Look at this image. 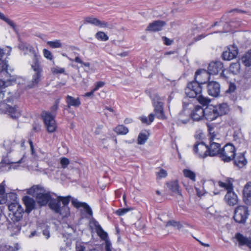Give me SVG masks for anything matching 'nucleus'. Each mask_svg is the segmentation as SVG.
<instances>
[{
	"mask_svg": "<svg viewBox=\"0 0 251 251\" xmlns=\"http://www.w3.org/2000/svg\"><path fill=\"white\" fill-rule=\"evenodd\" d=\"M23 201L26 206L25 211L30 213L35 208V201L28 196H25L23 198Z\"/></svg>",
	"mask_w": 251,
	"mask_h": 251,
	"instance_id": "30",
	"label": "nucleus"
},
{
	"mask_svg": "<svg viewBox=\"0 0 251 251\" xmlns=\"http://www.w3.org/2000/svg\"><path fill=\"white\" fill-rule=\"evenodd\" d=\"M7 229L11 235L17 234L21 229V224L20 222L9 221L7 224Z\"/></svg>",
	"mask_w": 251,
	"mask_h": 251,
	"instance_id": "23",
	"label": "nucleus"
},
{
	"mask_svg": "<svg viewBox=\"0 0 251 251\" xmlns=\"http://www.w3.org/2000/svg\"><path fill=\"white\" fill-rule=\"evenodd\" d=\"M85 22L87 23L94 25L96 26H100L101 27H106L108 26V24L104 21H101L97 18L88 17L85 18Z\"/></svg>",
	"mask_w": 251,
	"mask_h": 251,
	"instance_id": "29",
	"label": "nucleus"
},
{
	"mask_svg": "<svg viewBox=\"0 0 251 251\" xmlns=\"http://www.w3.org/2000/svg\"><path fill=\"white\" fill-rule=\"evenodd\" d=\"M221 143L220 142H210V146L208 147V155L210 156H215L220 155L221 151Z\"/></svg>",
	"mask_w": 251,
	"mask_h": 251,
	"instance_id": "24",
	"label": "nucleus"
},
{
	"mask_svg": "<svg viewBox=\"0 0 251 251\" xmlns=\"http://www.w3.org/2000/svg\"><path fill=\"white\" fill-rule=\"evenodd\" d=\"M6 109L8 114L13 119L17 118L21 116L20 110L16 106H11L7 105Z\"/></svg>",
	"mask_w": 251,
	"mask_h": 251,
	"instance_id": "31",
	"label": "nucleus"
},
{
	"mask_svg": "<svg viewBox=\"0 0 251 251\" xmlns=\"http://www.w3.org/2000/svg\"><path fill=\"white\" fill-rule=\"evenodd\" d=\"M155 115L153 113H151L149 115V120H148V118L147 117H142L141 118V121L144 123H146L148 125H150L151 123H152L154 119Z\"/></svg>",
	"mask_w": 251,
	"mask_h": 251,
	"instance_id": "52",
	"label": "nucleus"
},
{
	"mask_svg": "<svg viewBox=\"0 0 251 251\" xmlns=\"http://www.w3.org/2000/svg\"><path fill=\"white\" fill-rule=\"evenodd\" d=\"M66 197L59 196L56 199H50L49 203V207L55 212L59 211V207H61V202L63 203V198Z\"/></svg>",
	"mask_w": 251,
	"mask_h": 251,
	"instance_id": "25",
	"label": "nucleus"
},
{
	"mask_svg": "<svg viewBox=\"0 0 251 251\" xmlns=\"http://www.w3.org/2000/svg\"><path fill=\"white\" fill-rule=\"evenodd\" d=\"M66 102L69 107L71 106L78 107L81 104L80 101L78 98L75 99V98L69 95H68L66 97Z\"/></svg>",
	"mask_w": 251,
	"mask_h": 251,
	"instance_id": "39",
	"label": "nucleus"
},
{
	"mask_svg": "<svg viewBox=\"0 0 251 251\" xmlns=\"http://www.w3.org/2000/svg\"><path fill=\"white\" fill-rule=\"evenodd\" d=\"M208 130L209 133V140L210 142H220L224 138V136L219 132L217 127L212 125H207Z\"/></svg>",
	"mask_w": 251,
	"mask_h": 251,
	"instance_id": "8",
	"label": "nucleus"
},
{
	"mask_svg": "<svg viewBox=\"0 0 251 251\" xmlns=\"http://www.w3.org/2000/svg\"><path fill=\"white\" fill-rule=\"evenodd\" d=\"M76 251H98L95 249H90L89 245L87 243H77L76 245Z\"/></svg>",
	"mask_w": 251,
	"mask_h": 251,
	"instance_id": "42",
	"label": "nucleus"
},
{
	"mask_svg": "<svg viewBox=\"0 0 251 251\" xmlns=\"http://www.w3.org/2000/svg\"><path fill=\"white\" fill-rule=\"evenodd\" d=\"M72 202L75 207L76 208H82L81 211L82 213L86 214V216H92V210L86 203L80 202L76 199H73Z\"/></svg>",
	"mask_w": 251,
	"mask_h": 251,
	"instance_id": "13",
	"label": "nucleus"
},
{
	"mask_svg": "<svg viewBox=\"0 0 251 251\" xmlns=\"http://www.w3.org/2000/svg\"><path fill=\"white\" fill-rule=\"evenodd\" d=\"M166 25L165 22L160 20L153 21L148 26L146 30L150 32H157L162 29Z\"/></svg>",
	"mask_w": 251,
	"mask_h": 251,
	"instance_id": "20",
	"label": "nucleus"
},
{
	"mask_svg": "<svg viewBox=\"0 0 251 251\" xmlns=\"http://www.w3.org/2000/svg\"><path fill=\"white\" fill-rule=\"evenodd\" d=\"M188 105L185 104V102H183V110L179 113L176 118V123L178 125L186 124L190 119V112L186 109V106Z\"/></svg>",
	"mask_w": 251,
	"mask_h": 251,
	"instance_id": "10",
	"label": "nucleus"
},
{
	"mask_svg": "<svg viewBox=\"0 0 251 251\" xmlns=\"http://www.w3.org/2000/svg\"><path fill=\"white\" fill-rule=\"evenodd\" d=\"M204 191L205 193H209L210 194H213L217 195L218 194V192L215 191V182L212 180H208L203 183Z\"/></svg>",
	"mask_w": 251,
	"mask_h": 251,
	"instance_id": "32",
	"label": "nucleus"
},
{
	"mask_svg": "<svg viewBox=\"0 0 251 251\" xmlns=\"http://www.w3.org/2000/svg\"><path fill=\"white\" fill-rule=\"evenodd\" d=\"M16 79H0V99L3 100L4 98V91L3 90L6 87L10 85L12 82Z\"/></svg>",
	"mask_w": 251,
	"mask_h": 251,
	"instance_id": "38",
	"label": "nucleus"
},
{
	"mask_svg": "<svg viewBox=\"0 0 251 251\" xmlns=\"http://www.w3.org/2000/svg\"><path fill=\"white\" fill-rule=\"evenodd\" d=\"M96 38L101 41H106L109 39L108 36L102 31H99L95 35Z\"/></svg>",
	"mask_w": 251,
	"mask_h": 251,
	"instance_id": "48",
	"label": "nucleus"
},
{
	"mask_svg": "<svg viewBox=\"0 0 251 251\" xmlns=\"http://www.w3.org/2000/svg\"><path fill=\"white\" fill-rule=\"evenodd\" d=\"M235 148L231 144L226 145L221 150L219 157L224 162H230L235 156Z\"/></svg>",
	"mask_w": 251,
	"mask_h": 251,
	"instance_id": "5",
	"label": "nucleus"
},
{
	"mask_svg": "<svg viewBox=\"0 0 251 251\" xmlns=\"http://www.w3.org/2000/svg\"><path fill=\"white\" fill-rule=\"evenodd\" d=\"M232 182V179L229 178L226 179L224 182L219 181L218 185L222 188L226 190L227 192H229V191L233 190Z\"/></svg>",
	"mask_w": 251,
	"mask_h": 251,
	"instance_id": "36",
	"label": "nucleus"
},
{
	"mask_svg": "<svg viewBox=\"0 0 251 251\" xmlns=\"http://www.w3.org/2000/svg\"><path fill=\"white\" fill-rule=\"evenodd\" d=\"M190 117L195 121H199L204 117V109L200 106H196L190 114Z\"/></svg>",
	"mask_w": 251,
	"mask_h": 251,
	"instance_id": "21",
	"label": "nucleus"
},
{
	"mask_svg": "<svg viewBox=\"0 0 251 251\" xmlns=\"http://www.w3.org/2000/svg\"><path fill=\"white\" fill-rule=\"evenodd\" d=\"M236 239L239 242L240 246L247 245L251 250V240L244 237L240 233L236 235Z\"/></svg>",
	"mask_w": 251,
	"mask_h": 251,
	"instance_id": "35",
	"label": "nucleus"
},
{
	"mask_svg": "<svg viewBox=\"0 0 251 251\" xmlns=\"http://www.w3.org/2000/svg\"><path fill=\"white\" fill-rule=\"evenodd\" d=\"M215 106L217 108L219 116L226 114L229 110L228 105L226 103H223Z\"/></svg>",
	"mask_w": 251,
	"mask_h": 251,
	"instance_id": "41",
	"label": "nucleus"
},
{
	"mask_svg": "<svg viewBox=\"0 0 251 251\" xmlns=\"http://www.w3.org/2000/svg\"><path fill=\"white\" fill-rule=\"evenodd\" d=\"M242 63L246 66H251V50L246 52L241 59Z\"/></svg>",
	"mask_w": 251,
	"mask_h": 251,
	"instance_id": "43",
	"label": "nucleus"
},
{
	"mask_svg": "<svg viewBox=\"0 0 251 251\" xmlns=\"http://www.w3.org/2000/svg\"><path fill=\"white\" fill-rule=\"evenodd\" d=\"M198 77L210 78L208 70L204 69H199L196 71L194 78H197Z\"/></svg>",
	"mask_w": 251,
	"mask_h": 251,
	"instance_id": "40",
	"label": "nucleus"
},
{
	"mask_svg": "<svg viewBox=\"0 0 251 251\" xmlns=\"http://www.w3.org/2000/svg\"><path fill=\"white\" fill-rule=\"evenodd\" d=\"M154 111L156 117L160 119H164L165 116L163 109V103L162 99L156 95L152 99Z\"/></svg>",
	"mask_w": 251,
	"mask_h": 251,
	"instance_id": "7",
	"label": "nucleus"
},
{
	"mask_svg": "<svg viewBox=\"0 0 251 251\" xmlns=\"http://www.w3.org/2000/svg\"><path fill=\"white\" fill-rule=\"evenodd\" d=\"M39 187L38 186H34L27 190V194L36 196V199L38 203L40 206L46 205L51 199L49 193H45L39 192Z\"/></svg>",
	"mask_w": 251,
	"mask_h": 251,
	"instance_id": "3",
	"label": "nucleus"
},
{
	"mask_svg": "<svg viewBox=\"0 0 251 251\" xmlns=\"http://www.w3.org/2000/svg\"><path fill=\"white\" fill-rule=\"evenodd\" d=\"M236 89V86L234 83H230L228 89L226 90V93L233 92Z\"/></svg>",
	"mask_w": 251,
	"mask_h": 251,
	"instance_id": "62",
	"label": "nucleus"
},
{
	"mask_svg": "<svg viewBox=\"0 0 251 251\" xmlns=\"http://www.w3.org/2000/svg\"><path fill=\"white\" fill-rule=\"evenodd\" d=\"M240 64L237 62L232 63L230 65L229 70L224 69L220 74V76L227 78L229 76L227 75L228 74H232L233 75L237 74L240 70Z\"/></svg>",
	"mask_w": 251,
	"mask_h": 251,
	"instance_id": "17",
	"label": "nucleus"
},
{
	"mask_svg": "<svg viewBox=\"0 0 251 251\" xmlns=\"http://www.w3.org/2000/svg\"><path fill=\"white\" fill-rule=\"evenodd\" d=\"M167 187L172 192L181 195L179 186L177 180L171 181L167 183Z\"/></svg>",
	"mask_w": 251,
	"mask_h": 251,
	"instance_id": "37",
	"label": "nucleus"
},
{
	"mask_svg": "<svg viewBox=\"0 0 251 251\" xmlns=\"http://www.w3.org/2000/svg\"><path fill=\"white\" fill-rule=\"evenodd\" d=\"M249 215L248 208L246 206L240 205L234 210V219L238 223H244Z\"/></svg>",
	"mask_w": 251,
	"mask_h": 251,
	"instance_id": "6",
	"label": "nucleus"
},
{
	"mask_svg": "<svg viewBox=\"0 0 251 251\" xmlns=\"http://www.w3.org/2000/svg\"><path fill=\"white\" fill-rule=\"evenodd\" d=\"M173 226L174 227H176L178 229L181 227V225L180 224V223L175 221H168L166 224V226Z\"/></svg>",
	"mask_w": 251,
	"mask_h": 251,
	"instance_id": "54",
	"label": "nucleus"
},
{
	"mask_svg": "<svg viewBox=\"0 0 251 251\" xmlns=\"http://www.w3.org/2000/svg\"><path fill=\"white\" fill-rule=\"evenodd\" d=\"M29 45V44L26 43L22 42L19 45V48L21 50L25 51V50H26Z\"/></svg>",
	"mask_w": 251,
	"mask_h": 251,
	"instance_id": "64",
	"label": "nucleus"
},
{
	"mask_svg": "<svg viewBox=\"0 0 251 251\" xmlns=\"http://www.w3.org/2000/svg\"><path fill=\"white\" fill-rule=\"evenodd\" d=\"M223 63L220 61L211 62L209 64L208 71L210 77L217 75L220 71H222Z\"/></svg>",
	"mask_w": 251,
	"mask_h": 251,
	"instance_id": "18",
	"label": "nucleus"
},
{
	"mask_svg": "<svg viewBox=\"0 0 251 251\" xmlns=\"http://www.w3.org/2000/svg\"><path fill=\"white\" fill-rule=\"evenodd\" d=\"M194 151L195 154L201 158H204L208 155V146L202 142L195 144Z\"/></svg>",
	"mask_w": 251,
	"mask_h": 251,
	"instance_id": "12",
	"label": "nucleus"
},
{
	"mask_svg": "<svg viewBox=\"0 0 251 251\" xmlns=\"http://www.w3.org/2000/svg\"><path fill=\"white\" fill-rule=\"evenodd\" d=\"M105 83L104 81H98L95 85V87L94 88V91H96L100 88L102 87L105 85Z\"/></svg>",
	"mask_w": 251,
	"mask_h": 251,
	"instance_id": "60",
	"label": "nucleus"
},
{
	"mask_svg": "<svg viewBox=\"0 0 251 251\" xmlns=\"http://www.w3.org/2000/svg\"><path fill=\"white\" fill-rule=\"evenodd\" d=\"M21 207L22 206L18 203L13 202L8 205V209L11 212V213H12L13 212L17 210V209Z\"/></svg>",
	"mask_w": 251,
	"mask_h": 251,
	"instance_id": "53",
	"label": "nucleus"
},
{
	"mask_svg": "<svg viewBox=\"0 0 251 251\" xmlns=\"http://www.w3.org/2000/svg\"><path fill=\"white\" fill-rule=\"evenodd\" d=\"M156 175L157 177L160 178H164L167 176V172L165 170L161 169L159 170V172H156Z\"/></svg>",
	"mask_w": 251,
	"mask_h": 251,
	"instance_id": "55",
	"label": "nucleus"
},
{
	"mask_svg": "<svg viewBox=\"0 0 251 251\" xmlns=\"http://www.w3.org/2000/svg\"><path fill=\"white\" fill-rule=\"evenodd\" d=\"M25 51H28L32 55H33V64L31 67L35 72L33 78H40L42 77V73L43 72L39 62L40 55L36 51L34 48L30 45H28Z\"/></svg>",
	"mask_w": 251,
	"mask_h": 251,
	"instance_id": "2",
	"label": "nucleus"
},
{
	"mask_svg": "<svg viewBox=\"0 0 251 251\" xmlns=\"http://www.w3.org/2000/svg\"><path fill=\"white\" fill-rule=\"evenodd\" d=\"M60 163L61 164L62 167L63 168H65L70 163V161L68 158L66 157H63L61 159Z\"/></svg>",
	"mask_w": 251,
	"mask_h": 251,
	"instance_id": "58",
	"label": "nucleus"
},
{
	"mask_svg": "<svg viewBox=\"0 0 251 251\" xmlns=\"http://www.w3.org/2000/svg\"><path fill=\"white\" fill-rule=\"evenodd\" d=\"M59 102L60 99H57L49 111H43L42 113V117L43 118L47 129L49 132H53L56 130V124L54 118L58 108Z\"/></svg>",
	"mask_w": 251,
	"mask_h": 251,
	"instance_id": "1",
	"label": "nucleus"
},
{
	"mask_svg": "<svg viewBox=\"0 0 251 251\" xmlns=\"http://www.w3.org/2000/svg\"><path fill=\"white\" fill-rule=\"evenodd\" d=\"M149 135V134L146 131L140 133L137 139L138 144L139 145L144 144L148 139Z\"/></svg>",
	"mask_w": 251,
	"mask_h": 251,
	"instance_id": "44",
	"label": "nucleus"
},
{
	"mask_svg": "<svg viewBox=\"0 0 251 251\" xmlns=\"http://www.w3.org/2000/svg\"><path fill=\"white\" fill-rule=\"evenodd\" d=\"M67 229L68 234L66 235L65 234H63L62 238L60 240V242L62 243V245L60 246L61 251H67L65 247L64 246V243H65L66 248H68L71 246L72 243L73 238L71 233L72 232H74V229L70 226H67Z\"/></svg>",
	"mask_w": 251,
	"mask_h": 251,
	"instance_id": "9",
	"label": "nucleus"
},
{
	"mask_svg": "<svg viewBox=\"0 0 251 251\" xmlns=\"http://www.w3.org/2000/svg\"><path fill=\"white\" fill-rule=\"evenodd\" d=\"M70 196L66 197V198H63V205L59 207V211L56 212L57 213H59L63 217H68L70 215V208L68 207V204L70 201Z\"/></svg>",
	"mask_w": 251,
	"mask_h": 251,
	"instance_id": "19",
	"label": "nucleus"
},
{
	"mask_svg": "<svg viewBox=\"0 0 251 251\" xmlns=\"http://www.w3.org/2000/svg\"><path fill=\"white\" fill-rule=\"evenodd\" d=\"M224 199L226 203L230 206L236 204L238 201L237 195L232 190L227 192Z\"/></svg>",
	"mask_w": 251,
	"mask_h": 251,
	"instance_id": "22",
	"label": "nucleus"
},
{
	"mask_svg": "<svg viewBox=\"0 0 251 251\" xmlns=\"http://www.w3.org/2000/svg\"><path fill=\"white\" fill-rule=\"evenodd\" d=\"M4 22L9 25L13 29H16V26L13 21L7 18Z\"/></svg>",
	"mask_w": 251,
	"mask_h": 251,
	"instance_id": "61",
	"label": "nucleus"
},
{
	"mask_svg": "<svg viewBox=\"0 0 251 251\" xmlns=\"http://www.w3.org/2000/svg\"><path fill=\"white\" fill-rule=\"evenodd\" d=\"M51 72L53 74H62L65 72L64 69L59 67H53L51 69Z\"/></svg>",
	"mask_w": 251,
	"mask_h": 251,
	"instance_id": "56",
	"label": "nucleus"
},
{
	"mask_svg": "<svg viewBox=\"0 0 251 251\" xmlns=\"http://www.w3.org/2000/svg\"><path fill=\"white\" fill-rule=\"evenodd\" d=\"M196 97L197 98L198 101L203 105H206L210 102V100L208 99L201 95V94L198 95Z\"/></svg>",
	"mask_w": 251,
	"mask_h": 251,
	"instance_id": "51",
	"label": "nucleus"
},
{
	"mask_svg": "<svg viewBox=\"0 0 251 251\" xmlns=\"http://www.w3.org/2000/svg\"><path fill=\"white\" fill-rule=\"evenodd\" d=\"M114 131L118 134L121 135H126L128 132V128L123 125H119L116 126Z\"/></svg>",
	"mask_w": 251,
	"mask_h": 251,
	"instance_id": "45",
	"label": "nucleus"
},
{
	"mask_svg": "<svg viewBox=\"0 0 251 251\" xmlns=\"http://www.w3.org/2000/svg\"><path fill=\"white\" fill-rule=\"evenodd\" d=\"M183 174L185 177L190 178L193 181L196 180L195 174L192 171L188 169H184L183 170Z\"/></svg>",
	"mask_w": 251,
	"mask_h": 251,
	"instance_id": "47",
	"label": "nucleus"
},
{
	"mask_svg": "<svg viewBox=\"0 0 251 251\" xmlns=\"http://www.w3.org/2000/svg\"><path fill=\"white\" fill-rule=\"evenodd\" d=\"M20 249V245L18 243H16L13 244V246H5L4 247V251H19Z\"/></svg>",
	"mask_w": 251,
	"mask_h": 251,
	"instance_id": "49",
	"label": "nucleus"
},
{
	"mask_svg": "<svg viewBox=\"0 0 251 251\" xmlns=\"http://www.w3.org/2000/svg\"><path fill=\"white\" fill-rule=\"evenodd\" d=\"M47 44L52 48H59L62 46V43L59 40H56L53 41H48Z\"/></svg>",
	"mask_w": 251,
	"mask_h": 251,
	"instance_id": "50",
	"label": "nucleus"
},
{
	"mask_svg": "<svg viewBox=\"0 0 251 251\" xmlns=\"http://www.w3.org/2000/svg\"><path fill=\"white\" fill-rule=\"evenodd\" d=\"M219 115L217 108L213 105H210L204 109V117L208 121H213L216 119Z\"/></svg>",
	"mask_w": 251,
	"mask_h": 251,
	"instance_id": "14",
	"label": "nucleus"
},
{
	"mask_svg": "<svg viewBox=\"0 0 251 251\" xmlns=\"http://www.w3.org/2000/svg\"><path fill=\"white\" fill-rule=\"evenodd\" d=\"M238 53V48L233 45L228 48L227 50L223 52L222 54L223 59L225 60H230L235 58Z\"/></svg>",
	"mask_w": 251,
	"mask_h": 251,
	"instance_id": "16",
	"label": "nucleus"
},
{
	"mask_svg": "<svg viewBox=\"0 0 251 251\" xmlns=\"http://www.w3.org/2000/svg\"><path fill=\"white\" fill-rule=\"evenodd\" d=\"M5 181L3 180L0 184V204H4L7 202V197L11 196H15V195L12 193L7 194L5 193Z\"/></svg>",
	"mask_w": 251,
	"mask_h": 251,
	"instance_id": "26",
	"label": "nucleus"
},
{
	"mask_svg": "<svg viewBox=\"0 0 251 251\" xmlns=\"http://www.w3.org/2000/svg\"><path fill=\"white\" fill-rule=\"evenodd\" d=\"M130 210V209L129 208L119 209L116 211V213L119 216H122L126 214L127 212L129 211Z\"/></svg>",
	"mask_w": 251,
	"mask_h": 251,
	"instance_id": "59",
	"label": "nucleus"
},
{
	"mask_svg": "<svg viewBox=\"0 0 251 251\" xmlns=\"http://www.w3.org/2000/svg\"><path fill=\"white\" fill-rule=\"evenodd\" d=\"M104 251H120L119 249H115L112 247V244L108 239V237L104 240Z\"/></svg>",
	"mask_w": 251,
	"mask_h": 251,
	"instance_id": "46",
	"label": "nucleus"
},
{
	"mask_svg": "<svg viewBox=\"0 0 251 251\" xmlns=\"http://www.w3.org/2000/svg\"><path fill=\"white\" fill-rule=\"evenodd\" d=\"M207 87L209 95L217 97L220 93V84L215 81H211L207 83Z\"/></svg>",
	"mask_w": 251,
	"mask_h": 251,
	"instance_id": "15",
	"label": "nucleus"
},
{
	"mask_svg": "<svg viewBox=\"0 0 251 251\" xmlns=\"http://www.w3.org/2000/svg\"><path fill=\"white\" fill-rule=\"evenodd\" d=\"M205 82H201L194 79L187 84V87L185 89V93L186 95L192 98H196V97L200 94L202 91V85Z\"/></svg>",
	"mask_w": 251,
	"mask_h": 251,
	"instance_id": "4",
	"label": "nucleus"
},
{
	"mask_svg": "<svg viewBox=\"0 0 251 251\" xmlns=\"http://www.w3.org/2000/svg\"><path fill=\"white\" fill-rule=\"evenodd\" d=\"M24 213L23 209L22 207L17 209V210L13 212L12 213H10L9 216H11V220L13 222H20V220L23 217Z\"/></svg>",
	"mask_w": 251,
	"mask_h": 251,
	"instance_id": "33",
	"label": "nucleus"
},
{
	"mask_svg": "<svg viewBox=\"0 0 251 251\" xmlns=\"http://www.w3.org/2000/svg\"><path fill=\"white\" fill-rule=\"evenodd\" d=\"M234 164L239 168L243 167L247 163L244 155L243 153H239L234 157Z\"/></svg>",
	"mask_w": 251,
	"mask_h": 251,
	"instance_id": "34",
	"label": "nucleus"
},
{
	"mask_svg": "<svg viewBox=\"0 0 251 251\" xmlns=\"http://www.w3.org/2000/svg\"><path fill=\"white\" fill-rule=\"evenodd\" d=\"M18 142L15 138L6 139L3 143V147L5 149L7 153L13 151L17 145Z\"/></svg>",
	"mask_w": 251,
	"mask_h": 251,
	"instance_id": "27",
	"label": "nucleus"
},
{
	"mask_svg": "<svg viewBox=\"0 0 251 251\" xmlns=\"http://www.w3.org/2000/svg\"><path fill=\"white\" fill-rule=\"evenodd\" d=\"M8 65L6 62H2L0 63V72L4 70L7 71L8 70Z\"/></svg>",
	"mask_w": 251,
	"mask_h": 251,
	"instance_id": "63",
	"label": "nucleus"
},
{
	"mask_svg": "<svg viewBox=\"0 0 251 251\" xmlns=\"http://www.w3.org/2000/svg\"><path fill=\"white\" fill-rule=\"evenodd\" d=\"M89 224L90 228L95 230L102 240L106 239L107 238V233L103 230L97 221L92 219L90 221Z\"/></svg>",
	"mask_w": 251,
	"mask_h": 251,
	"instance_id": "11",
	"label": "nucleus"
},
{
	"mask_svg": "<svg viewBox=\"0 0 251 251\" xmlns=\"http://www.w3.org/2000/svg\"><path fill=\"white\" fill-rule=\"evenodd\" d=\"M43 53L45 58L51 60L53 59V55L52 53L47 49L43 50Z\"/></svg>",
	"mask_w": 251,
	"mask_h": 251,
	"instance_id": "57",
	"label": "nucleus"
},
{
	"mask_svg": "<svg viewBox=\"0 0 251 251\" xmlns=\"http://www.w3.org/2000/svg\"><path fill=\"white\" fill-rule=\"evenodd\" d=\"M244 201L245 203L251 205V182H248L243 190Z\"/></svg>",
	"mask_w": 251,
	"mask_h": 251,
	"instance_id": "28",
	"label": "nucleus"
}]
</instances>
